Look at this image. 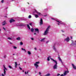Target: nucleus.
I'll return each mask as SVG.
<instances>
[{
	"label": "nucleus",
	"mask_w": 76,
	"mask_h": 76,
	"mask_svg": "<svg viewBox=\"0 0 76 76\" xmlns=\"http://www.w3.org/2000/svg\"><path fill=\"white\" fill-rule=\"evenodd\" d=\"M45 38H43L41 39L40 40V41L41 42H43L44 41V40H45Z\"/></svg>",
	"instance_id": "dca6fc26"
},
{
	"label": "nucleus",
	"mask_w": 76,
	"mask_h": 76,
	"mask_svg": "<svg viewBox=\"0 0 76 76\" xmlns=\"http://www.w3.org/2000/svg\"><path fill=\"white\" fill-rule=\"evenodd\" d=\"M8 67L9 68H10V69H12V66H10V65H9Z\"/></svg>",
	"instance_id": "cd10ccee"
},
{
	"label": "nucleus",
	"mask_w": 76,
	"mask_h": 76,
	"mask_svg": "<svg viewBox=\"0 0 76 76\" xmlns=\"http://www.w3.org/2000/svg\"><path fill=\"white\" fill-rule=\"evenodd\" d=\"M64 41H66V42H69L70 41V38L68 37H67L66 38L64 39Z\"/></svg>",
	"instance_id": "423d86ee"
},
{
	"label": "nucleus",
	"mask_w": 76,
	"mask_h": 76,
	"mask_svg": "<svg viewBox=\"0 0 76 76\" xmlns=\"http://www.w3.org/2000/svg\"><path fill=\"white\" fill-rule=\"evenodd\" d=\"M61 31L62 32H64V30H61Z\"/></svg>",
	"instance_id": "c9c22d12"
},
{
	"label": "nucleus",
	"mask_w": 76,
	"mask_h": 76,
	"mask_svg": "<svg viewBox=\"0 0 76 76\" xmlns=\"http://www.w3.org/2000/svg\"><path fill=\"white\" fill-rule=\"evenodd\" d=\"M35 17L36 18H38V15L37 14H35L34 15Z\"/></svg>",
	"instance_id": "f3484780"
},
{
	"label": "nucleus",
	"mask_w": 76,
	"mask_h": 76,
	"mask_svg": "<svg viewBox=\"0 0 76 76\" xmlns=\"http://www.w3.org/2000/svg\"><path fill=\"white\" fill-rule=\"evenodd\" d=\"M31 40H34V38H31Z\"/></svg>",
	"instance_id": "de8ad7c7"
},
{
	"label": "nucleus",
	"mask_w": 76,
	"mask_h": 76,
	"mask_svg": "<svg viewBox=\"0 0 76 76\" xmlns=\"http://www.w3.org/2000/svg\"><path fill=\"white\" fill-rule=\"evenodd\" d=\"M13 48L14 49H16V48H17V47L16 46H13Z\"/></svg>",
	"instance_id": "c756f323"
},
{
	"label": "nucleus",
	"mask_w": 76,
	"mask_h": 76,
	"mask_svg": "<svg viewBox=\"0 0 76 76\" xmlns=\"http://www.w3.org/2000/svg\"><path fill=\"white\" fill-rule=\"evenodd\" d=\"M6 24V21H4L3 23H2V25H4Z\"/></svg>",
	"instance_id": "2eb2a0df"
},
{
	"label": "nucleus",
	"mask_w": 76,
	"mask_h": 76,
	"mask_svg": "<svg viewBox=\"0 0 76 76\" xmlns=\"http://www.w3.org/2000/svg\"><path fill=\"white\" fill-rule=\"evenodd\" d=\"M47 60L48 61H50V58L48 57V58H47Z\"/></svg>",
	"instance_id": "72a5a7b5"
},
{
	"label": "nucleus",
	"mask_w": 76,
	"mask_h": 76,
	"mask_svg": "<svg viewBox=\"0 0 76 76\" xmlns=\"http://www.w3.org/2000/svg\"><path fill=\"white\" fill-rule=\"evenodd\" d=\"M72 67H73V69L76 70V66H75V65H74V64H72Z\"/></svg>",
	"instance_id": "9d476101"
},
{
	"label": "nucleus",
	"mask_w": 76,
	"mask_h": 76,
	"mask_svg": "<svg viewBox=\"0 0 76 76\" xmlns=\"http://www.w3.org/2000/svg\"><path fill=\"white\" fill-rule=\"evenodd\" d=\"M1 3H4V0H2Z\"/></svg>",
	"instance_id": "7c9ffc66"
},
{
	"label": "nucleus",
	"mask_w": 76,
	"mask_h": 76,
	"mask_svg": "<svg viewBox=\"0 0 76 76\" xmlns=\"http://www.w3.org/2000/svg\"><path fill=\"white\" fill-rule=\"evenodd\" d=\"M31 15H29L28 16V18H31Z\"/></svg>",
	"instance_id": "2f4dec72"
},
{
	"label": "nucleus",
	"mask_w": 76,
	"mask_h": 76,
	"mask_svg": "<svg viewBox=\"0 0 76 76\" xmlns=\"http://www.w3.org/2000/svg\"><path fill=\"white\" fill-rule=\"evenodd\" d=\"M15 68H16V67H17V66H18V64H17V62H15Z\"/></svg>",
	"instance_id": "4468645a"
},
{
	"label": "nucleus",
	"mask_w": 76,
	"mask_h": 76,
	"mask_svg": "<svg viewBox=\"0 0 76 76\" xmlns=\"http://www.w3.org/2000/svg\"><path fill=\"white\" fill-rule=\"evenodd\" d=\"M50 74H47V75H46V76H50Z\"/></svg>",
	"instance_id": "c85d7f7f"
},
{
	"label": "nucleus",
	"mask_w": 76,
	"mask_h": 76,
	"mask_svg": "<svg viewBox=\"0 0 76 76\" xmlns=\"http://www.w3.org/2000/svg\"><path fill=\"white\" fill-rule=\"evenodd\" d=\"M3 28L5 31H6V28L4 27H3Z\"/></svg>",
	"instance_id": "ea45409f"
},
{
	"label": "nucleus",
	"mask_w": 76,
	"mask_h": 76,
	"mask_svg": "<svg viewBox=\"0 0 76 76\" xmlns=\"http://www.w3.org/2000/svg\"><path fill=\"white\" fill-rule=\"evenodd\" d=\"M27 53L29 55H31V53L29 51H28Z\"/></svg>",
	"instance_id": "6ab92c4d"
},
{
	"label": "nucleus",
	"mask_w": 76,
	"mask_h": 76,
	"mask_svg": "<svg viewBox=\"0 0 76 76\" xmlns=\"http://www.w3.org/2000/svg\"><path fill=\"white\" fill-rule=\"evenodd\" d=\"M34 49L35 50H37V49L36 48H34Z\"/></svg>",
	"instance_id": "4c0bfd02"
},
{
	"label": "nucleus",
	"mask_w": 76,
	"mask_h": 76,
	"mask_svg": "<svg viewBox=\"0 0 76 76\" xmlns=\"http://www.w3.org/2000/svg\"><path fill=\"white\" fill-rule=\"evenodd\" d=\"M51 19L52 20H55L56 19L55 18H52Z\"/></svg>",
	"instance_id": "a19ab883"
},
{
	"label": "nucleus",
	"mask_w": 76,
	"mask_h": 76,
	"mask_svg": "<svg viewBox=\"0 0 76 76\" xmlns=\"http://www.w3.org/2000/svg\"><path fill=\"white\" fill-rule=\"evenodd\" d=\"M50 59L52 60H53V61H54L55 63H56L53 66V69H57V61L56 60H55L52 58H50Z\"/></svg>",
	"instance_id": "f03ea898"
},
{
	"label": "nucleus",
	"mask_w": 76,
	"mask_h": 76,
	"mask_svg": "<svg viewBox=\"0 0 76 76\" xmlns=\"http://www.w3.org/2000/svg\"><path fill=\"white\" fill-rule=\"evenodd\" d=\"M70 38L71 39H73V37H71Z\"/></svg>",
	"instance_id": "8fccbe9b"
},
{
	"label": "nucleus",
	"mask_w": 76,
	"mask_h": 76,
	"mask_svg": "<svg viewBox=\"0 0 76 76\" xmlns=\"http://www.w3.org/2000/svg\"><path fill=\"white\" fill-rule=\"evenodd\" d=\"M58 59H59V61H61V63H63V62H62V60H61V58H60V57H58Z\"/></svg>",
	"instance_id": "ddd939ff"
},
{
	"label": "nucleus",
	"mask_w": 76,
	"mask_h": 76,
	"mask_svg": "<svg viewBox=\"0 0 76 76\" xmlns=\"http://www.w3.org/2000/svg\"><path fill=\"white\" fill-rule=\"evenodd\" d=\"M36 33H34V35H36Z\"/></svg>",
	"instance_id": "5fc2aeb1"
},
{
	"label": "nucleus",
	"mask_w": 76,
	"mask_h": 76,
	"mask_svg": "<svg viewBox=\"0 0 76 76\" xmlns=\"http://www.w3.org/2000/svg\"><path fill=\"white\" fill-rule=\"evenodd\" d=\"M20 65V64H18V66H19Z\"/></svg>",
	"instance_id": "13d9d810"
},
{
	"label": "nucleus",
	"mask_w": 76,
	"mask_h": 76,
	"mask_svg": "<svg viewBox=\"0 0 76 76\" xmlns=\"http://www.w3.org/2000/svg\"><path fill=\"white\" fill-rule=\"evenodd\" d=\"M37 14H38V15H41V14L40 12H37Z\"/></svg>",
	"instance_id": "5701e85b"
},
{
	"label": "nucleus",
	"mask_w": 76,
	"mask_h": 76,
	"mask_svg": "<svg viewBox=\"0 0 76 76\" xmlns=\"http://www.w3.org/2000/svg\"><path fill=\"white\" fill-rule=\"evenodd\" d=\"M75 45H76V44H75Z\"/></svg>",
	"instance_id": "bf43d9fd"
},
{
	"label": "nucleus",
	"mask_w": 76,
	"mask_h": 76,
	"mask_svg": "<svg viewBox=\"0 0 76 76\" xmlns=\"http://www.w3.org/2000/svg\"><path fill=\"white\" fill-rule=\"evenodd\" d=\"M29 72V71H28L27 72H25V75H26V74H28V72Z\"/></svg>",
	"instance_id": "b1692460"
},
{
	"label": "nucleus",
	"mask_w": 76,
	"mask_h": 76,
	"mask_svg": "<svg viewBox=\"0 0 76 76\" xmlns=\"http://www.w3.org/2000/svg\"><path fill=\"white\" fill-rule=\"evenodd\" d=\"M8 39H10V40H12V39L10 37H8Z\"/></svg>",
	"instance_id": "bb28decb"
},
{
	"label": "nucleus",
	"mask_w": 76,
	"mask_h": 76,
	"mask_svg": "<svg viewBox=\"0 0 76 76\" xmlns=\"http://www.w3.org/2000/svg\"><path fill=\"white\" fill-rule=\"evenodd\" d=\"M4 58H5V57H6V55H4Z\"/></svg>",
	"instance_id": "c03bdc74"
},
{
	"label": "nucleus",
	"mask_w": 76,
	"mask_h": 76,
	"mask_svg": "<svg viewBox=\"0 0 76 76\" xmlns=\"http://www.w3.org/2000/svg\"><path fill=\"white\" fill-rule=\"evenodd\" d=\"M60 74H58L57 75V76H60Z\"/></svg>",
	"instance_id": "37998d69"
},
{
	"label": "nucleus",
	"mask_w": 76,
	"mask_h": 76,
	"mask_svg": "<svg viewBox=\"0 0 76 76\" xmlns=\"http://www.w3.org/2000/svg\"><path fill=\"white\" fill-rule=\"evenodd\" d=\"M15 20H14L13 19H11L10 20V23H12V22H15Z\"/></svg>",
	"instance_id": "f8f14e48"
},
{
	"label": "nucleus",
	"mask_w": 76,
	"mask_h": 76,
	"mask_svg": "<svg viewBox=\"0 0 76 76\" xmlns=\"http://www.w3.org/2000/svg\"><path fill=\"white\" fill-rule=\"evenodd\" d=\"M72 43H73V41L72 40Z\"/></svg>",
	"instance_id": "864d4df0"
},
{
	"label": "nucleus",
	"mask_w": 76,
	"mask_h": 76,
	"mask_svg": "<svg viewBox=\"0 0 76 76\" xmlns=\"http://www.w3.org/2000/svg\"><path fill=\"white\" fill-rule=\"evenodd\" d=\"M19 69H20L21 70H22V69L21 68L20 66L19 67Z\"/></svg>",
	"instance_id": "58836bf2"
},
{
	"label": "nucleus",
	"mask_w": 76,
	"mask_h": 76,
	"mask_svg": "<svg viewBox=\"0 0 76 76\" xmlns=\"http://www.w3.org/2000/svg\"><path fill=\"white\" fill-rule=\"evenodd\" d=\"M32 23H30L29 24V25H31V26H32Z\"/></svg>",
	"instance_id": "f704fd0d"
},
{
	"label": "nucleus",
	"mask_w": 76,
	"mask_h": 76,
	"mask_svg": "<svg viewBox=\"0 0 76 76\" xmlns=\"http://www.w3.org/2000/svg\"><path fill=\"white\" fill-rule=\"evenodd\" d=\"M14 55H15V54H13V56H14Z\"/></svg>",
	"instance_id": "6e6d98bb"
},
{
	"label": "nucleus",
	"mask_w": 76,
	"mask_h": 76,
	"mask_svg": "<svg viewBox=\"0 0 76 76\" xmlns=\"http://www.w3.org/2000/svg\"><path fill=\"white\" fill-rule=\"evenodd\" d=\"M3 67H4V75L3 74H2L1 76H4V75H6V70H7V68L5 67V66L4 65H3Z\"/></svg>",
	"instance_id": "20e7f679"
},
{
	"label": "nucleus",
	"mask_w": 76,
	"mask_h": 76,
	"mask_svg": "<svg viewBox=\"0 0 76 76\" xmlns=\"http://www.w3.org/2000/svg\"><path fill=\"white\" fill-rule=\"evenodd\" d=\"M48 57L49 58H50V59H51V56H49Z\"/></svg>",
	"instance_id": "e433bc0d"
},
{
	"label": "nucleus",
	"mask_w": 76,
	"mask_h": 76,
	"mask_svg": "<svg viewBox=\"0 0 76 76\" xmlns=\"http://www.w3.org/2000/svg\"><path fill=\"white\" fill-rule=\"evenodd\" d=\"M50 27L51 26H49L48 27L43 33V35H47L48 34L49 32V30Z\"/></svg>",
	"instance_id": "f257e3e1"
},
{
	"label": "nucleus",
	"mask_w": 76,
	"mask_h": 76,
	"mask_svg": "<svg viewBox=\"0 0 76 76\" xmlns=\"http://www.w3.org/2000/svg\"><path fill=\"white\" fill-rule=\"evenodd\" d=\"M40 25L41 26L43 24V20H42V19L41 18L40 22H39Z\"/></svg>",
	"instance_id": "0eeeda50"
},
{
	"label": "nucleus",
	"mask_w": 76,
	"mask_h": 76,
	"mask_svg": "<svg viewBox=\"0 0 76 76\" xmlns=\"http://www.w3.org/2000/svg\"><path fill=\"white\" fill-rule=\"evenodd\" d=\"M40 63L39 61L36 62L34 64V66L35 67L36 69H38V67H39V65L38 64Z\"/></svg>",
	"instance_id": "7ed1b4c3"
},
{
	"label": "nucleus",
	"mask_w": 76,
	"mask_h": 76,
	"mask_svg": "<svg viewBox=\"0 0 76 76\" xmlns=\"http://www.w3.org/2000/svg\"><path fill=\"white\" fill-rule=\"evenodd\" d=\"M9 43L10 44H12V43L11 42H9Z\"/></svg>",
	"instance_id": "49530a36"
},
{
	"label": "nucleus",
	"mask_w": 76,
	"mask_h": 76,
	"mask_svg": "<svg viewBox=\"0 0 76 76\" xmlns=\"http://www.w3.org/2000/svg\"><path fill=\"white\" fill-rule=\"evenodd\" d=\"M23 72H24V70H23Z\"/></svg>",
	"instance_id": "4d7b16f0"
},
{
	"label": "nucleus",
	"mask_w": 76,
	"mask_h": 76,
	"mask_svg": "<svg viewBox=\"0 0 76 76\" xmlns=\"http://www.w3.org/2000/svg\"><path fill=\"white\" fill-rule=\"evenodd\" d=\"M69 73V71H65V72L64 73V75L66 76V75H67V73Z\"/></svg>",
	"instance_id": "1a4fd4ad"
},
{
	"label": "nucleus",
	"mask_w": 76,
	"mask_h": 76,
	"mask_svg": "<svg viewBox=\"0 0 76 76\" xmlns=\"http://www.w3.org/2000/svg\"><path fill=\"white\" fill-rule=\"evenodd\" d=\"M47 16V15H44V16L45 17V16Z\"/></svg>",
	"instance_id": "3c124183"
},
{
	"label": "nucleus",
	"mask_w": 76,
	"mask_h": 76,
	"mask_svg": "<svg viewBox=\"0 0 76 76\" xmlns=\"http://www.w3.org/2000/svg\"><path fill=\"white\" fill-rule=\"evenodd\" d=\"M24 20H26V19H24Z\"/></svg>",
	"instance_id": "603ef678"
},
{
	"label": "nucleus",
	"mask_w": 76,
	"mask_h": 76,
	"mask_svg": "<svg viewBox=\"0 0 76 76\" xmlns=\"http://www.w3.org/2000/svg\"><path fill=\"white\" fill-rule=\"evenodd\" d=\"M33 11L34 12V13H37V12H38V11H37L35 10H34Z\"/></svg>",
	"instance_id": "412c9836"
},
{
	"label": "nucleus",
	"mask_w": 76,
	"mask_h": 76,
	"mask_svg": "<svg viewBox=\"0 0 76 76\" xmlns=\"http://www.w3.org/2000/svg\"><path fill=\"white\" fill-rule=\"evenodd\" d=\"M53 50L55 51V52H56V53H58V51H57V50L56 48V47H55V46H53Z\"/></svg>",
	"instance_id": "6e6552de"
},
{
	"label": "nucleus",
	"mask_w": 76,
	"mask_h": 76,
	"mask_svg": "<svg viewBox=\"0 0 76 76\" xmlns=\"http://www.w3.org/2000/svg\"><path fill=\"white\" fill-rule=\"evenodd\" d=\"M56 22L59 23H58V25H60V23L61 24H63V25H65V23H62L61 21H58L57 20H56Z\"/></svg>",
	"instance_id": "39448f33"
},
{
	"label": "nucleus",
	"mask_w": 76,
	"mask_h": 76,
	"mask_svg": "<svg viewBox=\"0 0 76 76\" xmlns=\"http://www.w3.org/2000/svg\"><path fill=\"white\" fill-rule=\"evenodd\" d=\"M31 31L32 32H34V29L33 28H31Z\"/></svg>",
	"instance_id": "4be33fe9"
},
{
	"label": "nucleus",
	"mask_w": 76,
	"mask_h": 76,
	"mask_svg": "<svg viewBox=\"0 0 76 76\" xmlns=\"http://www.w3.org/2000/svg\"><path fill=\"white\" fill-rule=\"evenodd\" d=\"M39 51H41V49H39Z\"/></svg>",
	"instance_id": "09e8293b"
},
{
	"label": "nucleus",
	"mask_w": 76,
	"mask_h": 76,
	"mask_svg": "<svg viewBox=\"0 0 76 76\" xmlns=\"http://www.w3.org/2000/svg\"><path fill=\"white\" fill-rule=\"evenodd\" d=\"M35 32H37V33L39 34V29L38 28H35Z\"/></svg>",
	"instance_id": "9b49d317"
},
{
	"label": "nucleus",
	"mask_w": 76,
	"mask_h": 76,
	"mask_svg": "<svg viewBox=\"0 0 76 76\" xmlns=\"http://www.w3.org/2000/svg\"><path fill=\"white\" fill-rule=\"evenodd\" d=\"M20 45H23V42H21L20 43Z\"/></svg>",
	"instance_id": "a878e982"
},
{
	"label": "nucleus",
	"mask_w": 76,
	"mask_h": 76,
	"mask_svg": "<svg viewBox=\"0 0 76 76\" xmlns=\"http://www.w3.org/2000/svg\"><path fill=\"white\" fill-rule=\"evenodd\" d=\"M39 75H41V72H39Z\"/></svg>",
	"instance_id": "a18cd8bd"
},
{
	"label": "nucleus",
	"mask_w": 76,
	"mask_h": 76,
	"mask_svg": "<svg viewBox=\"0 0 76 76\" xmlns=\"http://www.w3.org/2000/svg\"><path fill=\"white\" fill-rule=\"evenodd\" d=\"M49 40H48V41H47L46 42V44H48V42H49Z\"/></svg>",
	"instance_id": "473e14b6"
},
{
	"label": "nucleus",
	"mask_w": 76,
	"mask_h": 76,
	"mask_svg": "<svg viewBox=\"0 0 76 76\" xmlns=\"http://www.w3.org/2000/svg\"><path fill=\"white\" fill-rule=\"evenodd\" d=\"M21 49L22 50H23V51H24L25 53L26 52V50H25V49H23V48H21Z\"/></svg>",
	"instance_id": "aec40b11"
},
{
	"label": "nucleus",
	"mask_w": 76,
	"mask_h": 76,
	"mask_svg": "<svg viewBox=\"0 0 76 76\" xmlns=\"http://www.w3.org/2000/svg\"><path fill=\"white\" fill-rule=\"evenodd\" d=\"M27 27L29 30L31 29V28H30V26H29V25L28 24H27Z\"/></svg>",
	"instance_id": "a211bd4d"
},
{
	"label": "nucleus",
	"mask_w": 76,
	"mask_h": 76,
	"mask_svg": "<svg viewBox=\"0 0 76 76\" xmlns=\"http://www.w3.org/2000/svg\"><path fill=\"white\" fill-rule=\"evenodd\" d=\"M17 40H18L19 41V40H20V37H18L17 38Z\"/></svg>",
	"instance_id": "393cba45"
},
{
	"label": "nucleus",
	"mask_w": 76,
	"mask_h": 76,
	"mask_svg": "<svg viewBox=\"0 0 76 76\" xmlns=\"http://www.w3.org/2000/svg\"><path fill=\"white\" fill-rule=\"evenodd\" d=\"M61 76H65L64 75L62 74L61 75Z\"/></svg>",
	"instance_id": "79ce46f5"
}]
</instances>
